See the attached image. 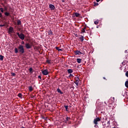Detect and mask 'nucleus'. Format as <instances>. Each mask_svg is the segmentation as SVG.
Returning a JSON list of instances; mask_svg holds the SVG:
<instances>
[{"mask_svg": "<svg viewBox=\"0 0 128 128\" xmlns=\"http://www.w3.org/2000/svg\"><path fill=\"white\" fill-rule=\"evenodd\" d=\"M0 10L1 12H4V8H0Z\"/></svg>", "mask_w": 128, "mask_h": 128, "instance_id": "nucleus-27", "label": "nucleus"}, {"mask_svg": "<svg viewBox=\"0 0 128 128\" xmlns=\"http://www.w3.org/2000/svg\"><path fill=\"white\" fill-rule=\"evenodd\" d=\"M8 32L9 34H12V32H14V28L10 27L8 30Z\"/></svg>", "mask_w": 128, "mask_h": 128, "instance_id": "nucleus-7", "label": "nucleus"}, {"mask_svg": "<svg viewBox=\"0 0 128 128\" xmlns=\"http://www.w3.org/2000/svg\"><path fill=\"white\" fill-rule=\"evenodd\" d=\"M18 96L19 98H22V94H20V93H19V94H18Z\"/></svg>", "mask_w": 128, "mask_h": 128, "instance_id": "nucleus-24", "label": "nucleus"}, {"mask_svg": "<svg viewBox=\"0 0 128 128\" xmlns=\"http://www.w3.org/2000/svg\"><path fill=\"white\" fill-rule=\"evenodd\" d=\"M0 60H4V56L2 55H0Z\"/></svg>", "mask_w": 128, "mask_h": 128, "instance_id": "nucleus-20", "label": "nucleus"}, {"mask_svg": "<svg viewBox=\"0 0 128 128\" xmlns=\"http://www.w3.org/2000/svg\"><path fill=\"white\" fill-rule=\"evenodd\" d=\"M126 76L127 78H128V71L126 72Z\"/></svg>", "mask_w": 128, "mask_h": 128, "instance_id": "nucleus-30", "label": "nucleus"}, {"mask_svg": "<svg viewBox=\"0 0 128 128\" xmlns=\"http://www.w3.org/2000/svg\"><path fill=\"white\" fill-rule=\"evenodd\" d=\"M94 6H98V2H95V3H94Z\"/></svg>", "mask_w": 128, "mask_h": 128, "instance_id": "nucleus-34", "label": "nucleus"}, {"mask_svg": "<svg viewBox=\"0 0 128 128\" xmlns=\"http://www.w3.org/2000/svg\"><path fill=\"white\" fill-rule=\"evenodd\" d=\"M29 71L30 72H32V68H29Z\"/></svg>", "mask_w": 128, "mask_h": 128, "instance_id": "nucleus-26", "label": "nucleus"}, {"mask_svg": "<svg viewBox=\"0 0 128 128\" xmlns=\"http://www.w3.org/2000/svg\"><path fill=\"white\" fill-rule=\"evenodd\" d=\"M57 92H58L59 94H64V92H62V90H60V89L59 88H58L57 89Z\"/></svg>", "mask_w": 128, "mask_h": 128, "instance_id": "nucleus-10", "label": "nucleus"}, {"mask_svg": "<svg viewBox=\"0 0 128 128\" xmlns=\"http://www.w3.org/2000/svg\"><path fill=\"white\" fill-rule=\"evenodd\" d=\"M68 120H70V118L66 117V122H68Z\"/></svg>", "mask_w": 128, "mask_h": 128, "instance_id": "nucleus-33", "label": "nucleus"}, {"mask_svg": "<svg viewBox=\"0 0 128 128\" xmlns=\"http://www.w3.org/2000/svg\"><path fill=\"white\" fill-rule=\"evenodd\" d=\"M22 44H24V42L22 41V42H21Z\"/></svg>", "mask_w": 128, "mask_h": 128, "instance_id": "nucleus-39", "label": "nucleus"}, {"mask_svg": "<svg viewBox=\"0 0 128 128\" xmlns=\"http://www.w3.org/2000/svg\"><path fill=\"white\" fill-rule=\"evenodd\" d=\"M68 74H72V72H74V70L72 69H68Z\"/></svg>", "mask_w": 128, "mask_h": 128, "instance_id": "nucleus-9", "label": "nucleus"}, {"mask_svg": "<svg viewBox=\"0 0 128 128\" xmlns=\"http://www.w3.org/2000/svg\"><path fill=\"white\" fill-rule=\"evenodd\" d=\"M42 74L44 76H48V70H44L42 71Z\"/></svg>", "mask_w": 128, "mask_h": 128, "instance_id": "nucleus-5", "label": "nucleus"}, {"mask_svg": "<svg viewBox=\"0 0 128 128\" xmlns=\"http://www.w3.org/2000/svg\"><path fill=\"white\" fill-rule=\"evenodd\" d=\"M79 38L82 42L84 40V36H81Z\"/></svg>", "mask_w": 128, "mask_h": 128, "instance_id": "nucleus-8", "label": "nucleus"}, {"mask_svg": "<svg viewBox=\"0 0 128 128\" xmlns=\"http://www.w3.org/2000/svg\"><path fill=\"white\" fill-rule=\"evenodd\" d=\"M56 48L58 52H62V49H60L58 47H56Z\"/></svg>", "mask_w": 128, "mask_h": 128, "instance_id": "nucleus-14", "label": "nucleus"}, {"mask_svg": "<svg viewBox=\"0 0 128 128\" xmlns=\"http://www.w3.org/2000/svg\"><path fill=\"white\" fill-rule=\"evenodd\" d=\"M14 50L15 54H18V52H19L20 54H24V48L22 45H19L18 48H15Z\"/></svg>", "mask_w": 128, "mask_h": 128, "instance_id": "nucleus-1", "label": "nucleus"}, {"mask_svg": "<svg viewBox=\"0 0 128 128\" xmlns=\"http://www.w3.org/2000/svg\"><path fill=\"white\" fill-rule=\"evenodd\" d=\"M25 47L26 48H27V50H30V48H32V46L28 43H26L25 44Z\"/></svg>", "mask_w": 128, "mask_h": 128, "instance_id": "nucleus-4", "label": "nucleus"}, {"mask_svg": "<svg viewBox=\"0 0 128 128\" xmlns=\"http://www.w3.org/2000/svg\"><path fill=\"white\" fill-rule=\"evenodd\" d=\"M64 107L66 108V112H68V106H64Z\"/></svg>", "mask_w": 128, "mask_h": 128, "instance_id": "nucleus-16", "label": "nucleus"}, {"mask_svg": "<svg viewBox=\"0 0 128 128\" xmlns=\"http://www.w3.org/2000/svg\"><path fill=\"white\" fill-rule=\"evenodd\" d=\"M48 34H52V30L48 31Z\"/></svg>", "mask_w": 128, "mask_h": 128, "instance_id": "nucleus-25", "label": "nucleus"}, {"mask_svg": "<svg viewBox=\"0 0 128 128\" xmlns=\"http://www.w3.org/2000/svg\"><path fill=\"white\" fill-rule=\"evenodd\" d=\"M75 16L78 18V16H80V14L78 13V12H76L75 13Z\"/></svg>", "mask_w": 128, "mask_h": 128, "instance_id": "nucleus-21", "label": "nucleus"}, {"mask_svg": "<svg viewBox=\"0 0 128 128\" xmlns=\"http://www.w3.org/2000/svg\"><path fill=\"white\" fill-rule=\"evenodd\" d=\"M125 86H126V88H128V81H126L125 82Z\"/></svg>", "mask_w": 128, "mask_h": 128, "instance_id": "nucleus-22", "label": "nucleus"}, {"mask_svg": "<svg viewBox=\"0 0 128 128\" xmlns=\"http://www.w3.org/2000/svg\"><path fill=\"white\" fill-rule=\"evenodd\" d=\"M94 24H98V21H94Z\"/></svg>", "mask_w": 128, "mask_h": 128, "instance_id": "nucleus-29", "label": "nucleus"}, {"mask_svg": "<svg viewBox=\"0 0 128 128\" xmlns=\"http://www.w3.org/2000/svg\"><path fill=\"white\" fill-rule=\"evenodd\" d=\"M46 62H47L48 64H50V60H46Z\"/></svg>", "mask_w": 128, "mask_h": 128, "instance_id": "nucleus-31", "label": "nucleus"}, {"mask_svg": "<svg viewBox=\"0 0 128 128\" xmlns=\"http://www.w3.org/2000/svg\"><path fill=\"white\" fill-rule=\"evenodd\" d=\"M80 82V81H76L74 82V84H76V86H78V83Z\"/></svg>", "mask_w": 128, "mask_h": 128, "instance_id": "nucleus-18", "label": "nucleus"}, {"mask_svg": "<svg viewBox=\"0 0 128 128\" xmlns=\"http://www.w3.org/2000/svg\"><path fill=\"white\" fill-rule=\"evenodd\" d=\"M2 26H4V24H0V28H2Z\"/></svg>", "mask_w": 128, "mask_h": 128, "instance_id": "nucleus-32", "label": "nucleus"}, {"mask_svg": "<svg viewBox=\"0 0 128 128\" xmlns=\"http://www.w3.org/2000/svg\"><path fill=\"white\" fill-rule=\"evenodd\" d=\"M98 122H100V118H97L94 119V124H96L94 126L95 128H98V126L97 125L98 124Z\"/></svg>", "mask_w": 128, "mask_h": 128, "instance_id": "nucleus-3", "label": "nucleus"}, {"mask_svg": "<svg viewBox=\"0 0 128 128\" xmlns=\"http://www.w3.org/2000/svg\"><path fill=\"white\" fill-rule=\"evenodd\" d=\"M103 128H104V127Z\"/></svg>", "mask_w": 128, "mask_h": 128, "instance_id": "nucleus-45", "label": "nucleus"}, {"mask_svg": "<svg viewBox=\"0 0 128 128\" xmlns=\"http://www.w3.org/2000/svg\"><path fill=\"white\" fill-rule=\"evenodd\" d=\"M49 7L50 10H54V8H56V7L54 6L52 4H50Z\"/></svg>", "mask_w": 128, "mask_h": 128, "instance_id": "nucleus-6", "label": "nucleus"}, {"mask_svg": "<svg viewBox=\"0 0 128 128\" xmlns=\"http://www.w3.org/2000/svg\"><path fill=\"white\" fill-rule=\"evenodd\" d=\"M38 78H40V80H42V76H38Z\"/></svg>", "mask_w": 128, "mask_h": 128, "instance_id": "nucleus-38", "label": "nucleus"}, {"mask_svg": "<svg viewBox=\"0 0 128 128\" xmlns=\"http://www.w3.org/2000/svg\"><path fill=\"white\" fill-rule=\"evenodd\" d=\"M0 18H2V14L0 12Z\"/></svg>", "mask_w": 128, "mask_h": 128, "instance_id": "nucleus-36", "label": "nucleus"}, {"mask_svg": "<svg viewBox=\"0 0 128 128\" xmlns=\"http://www.w3.org/2000/svg\"><path fill=\"white\" fill-rule=\"evenodd\" d=\"M86 28H82V32H86Z\"/></svg>", "mask_w": 128, "mask_h": 128, "instance_id": "nucleus-23", "label": "nucleus"}, {"mask_svg": "<svg viewBox=\"0 0 128 128\" xmlns=\"http://www.w3.org/2000/svg\"><path fill=\"white\" fill-rule=\"evenodd\" d=\"M17 24L18 26H20V25L22 24V21H20V20H17Z\"/></svg>", "mask_w": 128, "mask_h": 128, "instance_id": "nucleus-12", "label": "nucleus"}, {"mask_svg": "<svg viewBox=\"0 0 128 128\" xmlns=\"http://www.w3.org/2000/svg\"><path fill=\"white\" fill-rule=\"evenodd\" d=\"M4 14H5V16H10V13H9V12H6L4 13Z\"/></svg>", "mask_w": 128, "mask_h": 128, "instance_id": "nucleus-19", "label": "nucleus"}, {"mask_svg": "<svg viewBox=\"0 0 128 128\" xmlns=\"http://www.w3.org/2000/svg\"><path fill=\"white\" fill-rule=\"evenodd\" d=\"M17 36H18L19 38L21 39L22 40H24V34L22 33L20 34V32H16Z\"/></svg>", "mask_w": 128, "mask_h": 128, "instance_id": "nucleus-2", "label": "nucleus"}, {"mask_svg": "<svg viewBox=\"0 0 128 128\" xmlns=\"http://www.w3.org/2000/svg\"><path fill=\"white\" fill-rule=\"evenodd\" d=\"M75 80H76V82H80V78L75 77Z\"/></svg>", "mask_w": 128, "mask_h": 128, "instance_id": "nucleus-17", "label": "nucleus"}, {"mask_svg": "<svg viewBox=\"0 0 128 128\" xmlns=\"http://www.w3.org/2000/svg\"><path fill=\"white\" fill-rule=\"evenodd\" d=\"M28 90L30 92H32V90H33L32 86H29Z\"/></svg>", "mask_w": 128, "mask_h": 128, "instance_id": "nucleus-15", "label": "nucleus"}, {"mask_svg": "<svg viewBox=\"0 0 128 128\" xmlns=\"http://www.w3.org/2000/svg\"><path fill=\"white\" fill-rule=\"evenodd\" d=\"M100 0H96V2H100Z\"/></svg>", "mask_w": 128, "mask_h": 128, "instance_id": "nucleus-40", "label": "nucleus"}, {"mask_svg": "<svg viewBox=\"0 0 128 128\" xmlns=\"http://www.w3.org/2000/svg\"><path fill=\"white\" fill-rule=\"evenodd\" d=\"M62 2H64V0H62Z\"/></svg>", "mask_w": 128, "mask_h": 128, "instance_id": "nucleus-44", "label": "nucleus"}, {"mask_svg": "<svg viewBox=\"0 0 128 128\" xmlns=\"http://www.w3.org/2000/svg\"><path fill=\"white\" fill-rule=\"evenodd\" d=\"M70 76H72V74H70L69 76V78H70Z\"/></svg>", "mask_w": 128, "mask_h": 128, "instance_id": "nucleus-37", "label": "nucleus"}, {"mask_svg": "<svg viewBox=\"0 0 128 128\" xmlns=\"http://www.w3.org/2000/svg\"><path fill=\"white\" fill-rule=\"evenodd\" d=\"M113 98V100H114V98Z\"/></svg>", "mask_w": 128, "mask_h": 128, "instance_id": "nucleus-42", "label": "nucleus"}, {"mask_svg": "<svg viewBox=\"0 0 128 128\" xmlns=\"http://www.w3.org/2000/svg\"><path fill=\"white\" fill-rule=\"evenodd\" d=\"M103 78H104V80H106V78H104V77Z\"/></svg>", "mask_w": 128, "mask_h": 128, "instance_id": "nucleus-41", "label": "nucleus"}, {"mask_svg": "<svg viewBox=\"0 0 128 128\" xmlns=\"http://www.w3.org/2000/svg\"><path fill=\"white\" fill-rule=\"evenodd\" d=\"M110 121H108V122H107L108 126H110Z\"/></svg>", "mask_w": 128, "mask_h": 128, "instance_id": "nucleus-35", "label": "nucleus"}, {"mask_svg": "<svg viewBox=\"0 0 128 128\" xmlns=\"http://www.w3.org/2000/svg\"><path fill=\"white\" fill-rule=\"evenodd\" d=\"M76 54H82V52H80L79 50H76L75 52Z\"/></svg>", "mask_w": 128, "mask_h": 128, "instance_id": "nucleus-11", "label": "nucleus"}, {"mask_svg": "<svg viewBox=\"0 0 128 128\" xmlns=\"http://www.w3.org/2000/svg\"><path fill=\"white\" fill-rule=\"evenodd\" d=\"M76 62L78 64H80V62H82V58H77Z\"/></svg>", "mask_w": 128, "mask_h": 128, "instance_id": "nucleus-13", "label": "nucleus"}, {"mask_svg": "<svg viewBox=\"0 0 128 128\" xmlns=\"http://www.w3.org/2000/svg\"><path fill=\"white\" fill-rule=\"evenodd\" d=\"M12 76H16V74L14 72H12L11 73Z\"/></svg>", "mask_w": 128, "mask_h": 128, "instance_id": "nucleus-28", "label": "nucleus"}, {"mask_svg": "<svg viewBox=\"0 0 128 128\" xmlns=\"http://www.w3.org/2000/svg\"><path fill=\"white\" fill-rule=\"evenodd\" d=\"M97 28H98V26H96Z\"/></svg>", "mask_w": 128, "mask_h": 128, "instance_id": "nucleus-43", "label": "nucleus"}]
</instances>
